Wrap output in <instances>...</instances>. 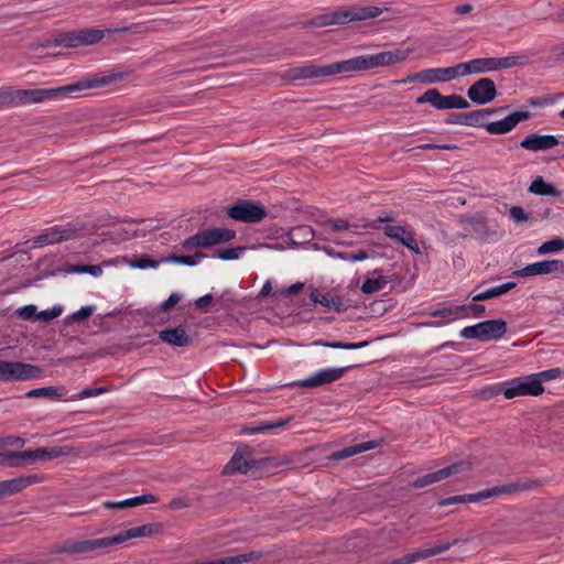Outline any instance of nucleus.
I'll return each instance as SVG.
<instances>
[{"label":"nucleus","instance_id":"1","mask_svg":"<svg viewBox=\"0 0 564 564\" xmlns=\"http://www.w3.org/2000/svg\"><path fill=\"white\" fill-rule=\"evenodd\" d=\"M412 48H395L393 51L379 52L377 54H367L351 57L326 65L310 63L295 67L291 70L293 79H314L318 77H328L338 74L357 73L369 70L381 66L394 65L408 58Z\"/></svg>","mask_w":564,"mask_h":564},{"label":"nucleus","instance_id":"2","mask_svg":"<svg viewBox=\"0 0 564 564\" xmlns=\"http://www.w3.org/2000/svg\"><path fill=\"white\" fill-rule=\"evenodd\" d=\"M70 93V85L57 88H34L17 89L14 87L0 88V109L36 104L47 99H55L61 96L67 97Z\"/></svg>","mask_w":564,"mask_h":564},{"label":"nucleus","instance_id":"3","mask_svg":"<svg viewBox=\"0 0 564 564\" xmlns=\"http://www.w3.org/2000/svg\"><path fill=\"white\" fill-rule=\"evenodd\" d=\"M382 13V9L375 6L368 7H350L345 10H338L333 13L317 17L313 21L315 26H326L333 24H345L352 21H365L378 18Z\"/></svg>","mask_w":564,"mask_h":564},{"label":"nucleus","instance_id":"4","mask_svg":"<svg viewBox=\"0 0 564 564\" xmlns=\"http://www.w3.org/2000/svg\"><path fill=\"white\" fill-rule=\"evenodd\" d=\"M151 531V527L145 524L131 528L112 536L98 538L73 543V553H85L97 549H107L116 544H121L133 538L145 536L150 534Z\"/></svg>","mask_w":564,"mask_h":564},{"label":"nucleus","instance_id":"5","mask_svg":"<svg viewBox=\"0 0 564 564\" xmlns=\"http://www.w3.org/2000/svg\"><path fill=\"white\" fill-rule=\"evenodd\" d=\"M64 449H68V447H52L50 449L39 447L35 449L22 452L0 453V466L18 467L28 463L47 460L59 455L66 454L67 452H65Z\"/></svg>","mask_w":564,"mask_h":564},{"label":"nucleus","instance_id":"6","mask_svg":"<svg viewBox=\"0 0 564 564\" xmlns=\"http://www.w3.org/2000/svg\"><path fill=\"white\" fill-rule=\"evenodd\" d=\"M236 237V231L227 228H208L186 238L182 247L185 250L194 248H209L216 245L228 242Z\"/></svg>","mask_w":564,"mask_h":564},{"label":"nucleus","instance_id":"7","mask_svg":"<svg viewBox=\"0 0 564 564\" xmlns=\"http://www.w3.org/2000/svg\"><path fill=\"white\" fill-rule=\"evenodd\" d=\"M458 77H462L459 63L451 67H436L426 68L414 74L408 75L405 78L400 80L402 84L421 83L425 85H432L437 83L452 82Z\"/></svg>","mask_w":564,"mask_h":564},{"label":"nucleus","instance_id":"8","mask_svg":"<svg viewBox=\"0 0 564 564\" xmlns=\"http://www.w3.org/2000/svg\"><path fill=\"white\" fill-rule=\"evenodd\" d=\"M501 391L506 399H513L520 395L538 397L544 392V387L533 373L503 382Z\"/></svg>","mask_w":564,"mask_h":564},{"label":"nucleus","instance_id":"9","mask_svg":"<svg viewBox=\"0 0 564 564\" xmlns=\"http://www.w3.org/2000/svg\"><path fill=\"white\" fill-rule=\"evenodd\" d=\"M41 367L21 362L0 360V381H25L42 376Z\"/></svg>","mask_w":564,"mask_h":564},{"label":"nucleus","instance_id":"10","mask_svg":"<svg viewBox=\"0 0 564 564\" xmlns=\"http://www.w3.org/2000/svg\"><path fill=\"white\" fill-rule=\"evenodd\" d=\"M416 104H431L438 110L446 109H465L469 107V102L459 95H442L436 88L426 90L423 95L416 98Z\"/></svg>","mask_w":564,"mask_h":564},{"label":"nucleus","instance_id":"11","mask_svg":"<svg viewBox=\"0 0 564 564\" xmlns=\"http://www.w3.org/2000/svg\"><path fill=\"white\" fill-rule=\"evenodd\" d=\"M348 369H350V366L323 368L310 375L307 378L294 381L292 384L305 389L318 388L339 380Z\"/></svg>","mask_w":564,"mask_h":564},{"label":"nucleus","instance_id":"12","mask_svg":"<svg viewBox=\"0 0 564 564\" xmlns=\"http://www.w3.org/2000/svg\"><path fill=\"white\" fill-rule=\"evenodd\" d=\"M227 215L243 223H259L267 216L265 208L251 200H242L227 209Z\"/></svg>","mask_w":564,"mask_h":564},{"label":"nucleus","instance_id":"13","mask_svg":"<svg viewBox=\"0 0 564 564\" xmlns=\"http://www.w3.org/2000/svg\"><path fill=\"white\" fill-rule=\"evenodd\" d=\"M518 487L516 485H503L496 486L489 489H484L475 494H466L459 496L448 497L443 499L440 505L441 506H449L454 503H464V502H479L491 497L500 496L503 494H511L516 491Z\"/></svg>","mask_w":564,"mask_h":564},{"label":"nucleus","instance_id":"14","mask_svg":"<svg viewBox=\"0 0 564 564\" xmlns=\"http://www.w3.org/2000/svg\"><path fill=\"white\" fill-rule=\"evenodd\" d=\"M469 469H470V464L468 462H458L456 464L444 467L436 471L417 477L415 480H413L411 486L415 489L424 488V487H427L435 482H440L449 476H454V475H458V474L468 471Z\"/></svg>","mask_w":564,"mask_h":564},{"label":"nucleus","instance_id":"15","mask_svg":"<svg viewBox=\"0 0 564 564\" xmlns=\"http://www.w3.org/2000/svg\"><path fill=\"white\" fill-rule=\"evenodd\" d=\"M468 98L477 105H487L497 96V87L491 78L482 77L469 86Z\"/></svg>","mask_w":564,"mask_h":564},{"label":"nucleus","instance_id":"16","mask_svg":"<svg viewBox=\"0 0 564 564\" xmlns=\"http://www.w3.org/2000/svg\"><path fill=\"white\" fill-rule=\"evenodd\" d=\"M458 540H453L451 542L438 543L432 547L420 549L410 553L402 555L399 558L392 560L389 564H413L419 561L429 558L431 556H435L442 554L449 550L453 545L457 544Z\"/></svg>","mask_w":564,"mask_h":564},{"label":"nucleus","instance_id":"17","mask_svg":"<svg viewBox=\"0 0 564 564\" xmlns=\"http://www.w3.org/2000/svg\"><path fill=\"white\" fill-rule=\"evenodd\" d=\"M531 113L528 110L513 111L506 118L488 122L485 129L490 134H506L512 131L520 122L530 119Z\"/></svg>","mask_w":564,"mask_h":564},{"label":"nucleus","instance_id":"18","mask_svg":"<svg viewBox=\"0 0 564 564\" xmlns=\"http://www.w3.org/2000/svg\"><path fill=\"white\" fill-rule=\"evenodd\" d=\"M557 271L564 272V261L553 259L530 263L522 269L516 270L513 274L520 278H529L534 275L549 274Z\"/></svg>","mask_w":564,"mask_h":564},{"label":"nucleus","instance_id":"19","mask_svg":"<svg viewBox=\"0 0 564 564\" xmlns=\"http://www.w3.org/2000/svg\"><path fill=\"white\" fill-rule=\"evenodd\" d=\"M120 78H121L120 74H110V75L87 74L82 79L73 83V93L104 88V87L109 86L112 83H116Z\"/></svg>","mask_w":564,"mask_h":564},{"label":"nucleus","instance_id":"20","mask_svg":"<svg viewBox=\"0 0 564 564\" xmlns=\"http://www.w3.org/2000/svg\"><path fill=\"white\" fill-rule=\"evenodd\" d=\"M558 143L560 141L555 135L530 133L520 142V147L528 151L539 152L549 151L557 147Z\"/></svg>","mask_w":564,"mask_h":564},{"label":"nucleus","instance_id":"21","mask_svg":"<svg viewBox=\"0 0 564 564\" xmlns=\"http://www.w3.org/2000/svg\"><path fill=\"white\" fill-rule=\"evenodd\" d=\"M462 77L470 74H482L498 70L497 57H480L459 63Z\"/></svg>","mask_w":564,"mask_h":564},{"label":"nucleus","instance_id":"22","mask_svg":"<svg viewBox=\"0 0 564 564\" xmlns=\"http://www.w3.org/2000/svg\"><path fill=\"white\" fill-rule=\"evenodd\" d=\"M39 481L37 475L19 476L15 478L0 481V498L10 497L15 495L32 484Z\"/></svg>","mask_w":564,"mask_h":564},{"label":"nucleus","instance_id":"23","mask_svg":"<svg viewBox=\"0 0 564 564\" xmlns=\"http://www.w3.org/2000/svg\"><path fill=\"white\" fill-rule=\"evenodd\" d=\"M159 338L174 347H186L191 344L192 338L187 333L184 325H178L173 328H165L159 332Z\"/></svg>","mask_w":564,"mask_h":564},{"label":"nucleus","instance_id":"24","mask_svg":"<svg viewBox=\"0 0 564 564\" xmlns=\"http://www.w3.org/2000/svg\"><path fill=\"white\" fill-rule=\"evenodd\" d=\"M481 341H490L502 338L507 330V323L503 319H489L479 323Z\"/></svg>","mask_w":564,"mask_h":564},{"label":"nucleus","instance_id":"25","mask_svg":"<svg viewBox=\"0 0 564 564\" xmlns=\"http://www.w3.org/2000/svg\"><path fill=\"white\" fill-rule=\"evenodd\" d=\"M70 237L69 229H59L57 226L47 228L41 235L34 237L31 241L34 247H42L45 245L57 243L62 240H67Z\"/></svg>","mask_w":564,"mask_h":564},{"label":"nucleus","instance_id":"26","mask_svg":"<svg viewBox=\"0 0 564 564\" xmlns=\"http://www.w3.org/2000/svg\"><path fill=\"white\" fill-rule=\"evenodd\" d=\"M106 30L88 28L73 31V48L82 45H94L105 36Z\"/></svg>","mask_w":564,"mask_h":564},{"label":"nucleus","instance_id":"27","mask_svg":"<svg viewBox=\"0 0 564 564\" xmlns=\"http://www.w3.org/2000/svg\"><path fill=\"white\" fill-rule=\"evenodd\" d=\"M529 192L540 196L560 197L562 192L552 183L546 182L542 176L533 178Z\"/></svg>","mask_w":564,"mask_h":564},{"label":"nucleus","instance_id":"28","mask_svg":"<svg viewBox=\"0 0 564 564\" xmlns=\"http://www.w3.org/2000/svg\"><path fill=\"white\" fill-rule=\"evenodd\" d=\"M517 286L516 282H507L500 285L492 286L473 296L474 302H481L499 297L507 294Z\"/></svg>","mask_w":564,"mask_h":564},{"label":"nucleus","instance_id":"29","mask_svg":"<svg viewBox=\"0 0 564 564\" xmlns=\"http://www.w3.org/2000/svg\"><path fill=\"white\" fill-rule=\"evenodd\" d=\"M376 445L377 444L375 441H369V442H364L360 444L347 446L345 448L334 452L330 457L335 460H341V459L351 457L354 455H357L359 453L372 449L376 447Z\"/></svg>","mask_w":564,"mask_h":564},{"label":"nucleus","instance_id":"30","mask_svg":"<svg viewBox=\"0 0 564 564\" xmlns=\"http://www.w3.org/2000/svg\"><path fill=\"white\" fill-rule=\"evenodd\" d=\"M311 300L314 303L321 304L326 308L334 310L338 312L341 306V300L337 296H333L329 293H323L317 290H314L311 293Z\"/></svg>","mask_w":564,"mask_h":564},{"label":"nucleus","instance_id":"31","mask_svg":"<svg viewBox=\"0 0 564 564\" xmlns=\"http://www.w3.org/2000/svg\"><path fill=\"white\" fill-rule=\"evenodd\" d=\"M252 465L250 462L247 460V458L240 454L239 452H236L229 463L225 466L224 473L225 474H232L235 471L247 474Z\"/></svg>","mask_w":564,"mask_h":564},{"label":"nucleus","instance_id":"32","mask_svg":"<svg viewBox=\"0 0 564 564\" xmlns=\"http://www.w3.org/2000/svg\"><path fill=\"white\" fill-rule=\"evenodd\" d=\"M432 316L446 318L448 321H453L456 318H464V317L468 316L467 306L466 305H456V306L443 307V308L435 311L432 314Z\"/></svg>","mask_w":564,"mask_h":564},{"label":"nucleus","instance_id":"33","mask_svg":"<svg viewBox=\"0 0 564 564\" xmlns=\"http://www.w3.org/2000/svg\"><path fill=\"white\" fill-rule=\"evenodd\" d=\"M529 63L527 55H510L503 57H497L498 70L512 68L517 66H523Z\"/></svg>","mask_w":564,"mask_h":564},{"label":"nucleus","instance_id":"34","mask_svg":"<svg viewBox=\"0 0 564 564\" xmlns=\"http://www.w3.org/2000/svg\"><path fill=\"white\" fill-rule=\"evenodd\" d=\"M388 283L387 278L384 276H377V278H369L364 281L361 285V292L365 294H373L376 292H379L386 288Z\"/></svg>","mask_w":564,"mask_h":564},{"label":"nucleus","instance_id":"35","mask_svg":"<svg viewBox=\"0 0 564 564\" xmlns=\"http://www.w3.org/2000/svg\"><path fill=\"white\" fill-rule=\"evenodd\" d=\"M314 345L324 346L329 348L337 349H346V350H355L364 348L368 345V341H359V343H345V341H324L322 339L315 340Z\"/></svg>","mask_w":564,"mask_h":564},{"label":"nucleus","instance_id":"36","mask_svg":"<svg viewBox=\"0 0 564 564\" xmlns=\"http://www.w3.org/2000/svg\"><path fill=\"white\" fill-rule=\"evenodd\" d=\"M410 229L411 226H409L408 224L386 225L384 227H382V231L387 237L394 239L399 242H401L402 238L408 234Z\"/></svg>","mask_w":564,"mask_h":564},{"label":"nucleus","instance_id":"37","mask_svg":"<svg viewBox=\"0 0 564 564\" xmlns=\"http://www.w3.org/2000/svg\"><path fill=\"white\" fill-rule=\"evenodd\" d=\"M205 258V254L203 252H195L193 256H177L172 254L167 258L169 262L176 263V264H184V265H196L198 264L203 259Z\"/></svg>","mask_w":564,"mask_h":564},{"label":"nucleus","instance_id":"38","mask_svg":"<svg viewBox=\"0 0 564 564\" xmlns=\"http://www.w3.org/2000/svg\"><path fill=\"white\" fill-rule=\"evenodd\" d=\"M564 249V239L554 238L545 241L538 248V254L543 256L546 253L558 252Z\"/></svg>","mask_w":564,"mask_h":564},{"label":"nucleus","instance_id":"39","mask_svg":"<svg viewBox=\"0 0 564 564\" xmlns=\"http://www.w3.org/2000/svg\"><path fill=\"white\" fill-rule=\"evenodd\" d=\"M485 112L486 111H480V109L470 111V112H466L465 126L475 127V128H485V126L487 124L485 122Z\"/></svg>","mask_w":564,"mask_h":564},{"label":"nucleus","instance_id":"40","mask_svg":"<svg viewBox=\"0 0 564 564\" xmlns=\"http://www.w3.org/2000/svg\"><path fill=\"white\" fill-rule=\"evenodd\" d=\"M73 273H88L95 278H98L102 274V268L98 264H73Z\"/></svg>","mask_w":564,"mask_h":564},{"label":"nucleus","instance_id":"41","mask_svg":"<svg viewBox=\"0 0 564 564\" xmlns=\"http://www.w3.org/2000/svg\"><path fill=\"white\" fill-rule=\"evenodd\" d=\"M58 395H59V393H58L57 389L54 387L36 388V389H32L25 393L26 398H40V397L54 398V397H58Z\"/></svg>","mask_w":564,"mask_h":564},{"label":"nucleus","instance_id":"42","mask_svg":"<svg viewBox=\"0 0 564 564\" xmlns=\"http://www.w3.org/2000/svg\"><path fill=\"white\" fill-rule=\"evenodd\" d=\"M127 508L138 507L144 503H153L158 501V497L154 495H141L132 498L124 499Z\"/></svg>","mask_w":564,"mask_h":564},{"label":"nucleus","instance_id":"43","mask_svg":"<svg viewBox=\"0 0 564 564\" xmlns=\"http://www.w3.org/2000/svg\"><path fill=\"white\" fill-rule=\"evenodd\" d=\"M563 371L560 368H552L549 370H544L538 373H534V377L542 384L543 382L552 381L555 379L562 378Z\"/></svg>","mask_w":564,"mask_h":564},{"label":"nucleus","instance_id":"44","mask_svg":"<svg viewBox=\"0 0 564 564\" xmlns=\"http://www.w3.org/2000/svg\"><path fill=\"white\" fill-rule=\"evenodd\" d=\"M400 243H402L404 247H406L408 249H410L411 251H413L416 254L421 253L420 245H419L417 240L415 239V231L412 228L402 238Z\"/></svg>","mask_w":564,"mask_h":564},{"label":"nucleus","instance_id":"45","mask_svg":"<svg viewBox=\"0 0 564 564\" xmlns=\"http://www.w3.org/2000/svg\"><path fill=\"white\" fill-rule=\"evenodd\" d=\"M63 312V308L61 306H54L52 308L43 310L40 313L36 314L35 319L42 321V322H48L56 317H58Z\"/></svg>","mask_w":564,"mask_h":564},{"label":"nucleus","instance_id":"46","mask_svg":"<svg viewBox=\"0 0 564 564\" xmlns=\"http://www.w3.org/2000/svg\"><path fill=\"white\" fill-rule=\"evenodd\" d=\"M509 216L510 218L516 223H525L530 220V214H528L522 207L520 206H512L509 209Z\"/></svg>","mask_w":564,"mask_h":564},{"label":"nucleus","instance_id":"47","mask_svg":"<svg viewBox=\"0 0 564 564\" xmlns=\"http://www.w3.org/2000/svg\"><path fill=\"white\" fill-rule=\"evenodd\" d=\"M96 311V305L83 306L77 312L73 313V323H80L86 318L90 317Z\"/></svg>","mask_w":564,"mask_h":564},{"label":"nucleus","instance_id":"48","mask_svg":"<svg viewBox=\"0 0 564 564\" xmlns=\"http://www.w3.org/2000/svg\"><path fill=\"white\" fill-rule=\"evenodd\" d=\"M460 337L466 339H478L481 341L479 323L471 326H466L460 330Z\"/></svg>","mask_w":564,"mask_h":564},{"label":"nucleus","instance_id":"49","mask_svg":"<svg viewBox=\"0 0 564 564\" xmlns=\"http://www.w3.org/2000/svg\"><path fill=\"white\" fill-rule=\"evenodd\" d=\"M37 307L33 304L25 305L23 307H20L17 311V315L25 321H30L32 318L35 319Z\"/></svg>","mask_w":564,"mask_h":564},{"label":"nucleus","instance_id":"50","mask_svg":"<svg viewBox=\"0 0 564 564\" xmlns=\"http://www.w3.org/2000/svg\"><path fill=\"white\" fill-rule=\"evenodd\" d=\"M243 251V248H227L218 252L217 257L223 260H235L238 259Z\"/></svg>","mask_w":564,"mask_h":564},{"label":"nucleus","instance_id":"51","mask_svg":"<svg viewBox=\"0 0 564 564\" xmlns=\"http://www.w3.org/2000/svg\"><path fill=\"white\" fill-rule=\"evenodd\" d=\"M133 265L139 269H155L159 267V261L150 258L149 256H142L134 262Z\"/></svg>","mask_w":564,"mask_h":564},{"label":"nucleus","instance_id":"52","mask_svg":"<svg viewBox=\"0 0 564 564\" xmlns=\"http://www.w3.org/2000/svg\"><path fill=\"white\" fill-rule=\"evenodd\" d=\"M293 237H301L305 240H311L314 237L313 230L310 226L302 225L292 230Z\"/></svg>","mask_w":564,"mask_h":564},{"label":"nucleus","instance_id":"53","mask_svg":"<svg viewBox=\"0 0 564 564\" xmlns=\"http://www.w3.org/2000/svg\"><path fill=\"white\" fill-rule=\"evenodd\" d=\"M394 219H395V217H394L393 213L382 212V213H380L378 218L369 225V227H371L372 229H380V226H379L380 223H391Z\"/></svg>","mask_w":564,"mask_h":564},{"label":"nucleus","instance_id":"54","mask_svg":"<svg viewBox=\"0 0 564 564\" xmlns=\"http://www.w3.org/2000/svg\"><path fill=\"white\" fill-rule=\"evenodd\" d=\"M108 390L105 387L86 388V389H83L80 392H78L77 397H78V399H85V398H90V397L99 395V394L105 393Z\"/></svg>","mask_w":564,"mask_h":564},{"label":"nucleus","instance_id":"55","mask_svg":"<svg viewBox=\"0 0 564 564\" xmlns=\"http://www.w3.org/2000/svg\"><path fill=\"white\" fill-rule=\"evenodd\" d=\"M181 295L177 294V293H172L169 299L166 301H164L162 304H161V308L163 311H169L171 310L173 306H175L180 301H181Z\"/></svg>","mask_w":564,"mask_h":564},{"label":"nucleus","instance_id":"56","mask_svg":"<svg viewBox=\"0 0 564 564\" xmlns=\"http://www.w3.org/2000/svg\"><path fill=\"white\" fill-rule=\"evenodd\" d=\"M447 123L452 124H463L466 123V112H454L451 113L446 120Z\"/></svg>","mask_w":564,"mask_h":564},{"label":"nucleus","instance_id":"57","mask_svg":"<svg viewBox=\"0 0 564 564\" xmlns=\"http://www.w3.org/2000/svg\"><path fill=\"white\" fill-rule=\"evenodd\" d=\"M457 147L454 144H434V143H424L420 144L417 149L421 150H431V149H437V150H454Z\"/></svg>","mask_w":564,"mask_h":564},{"label":"nucleus","instance_id":"58","mask_svg":"<svg viewBox=\"0 0 564 564\" xmlns=\"http://www.w3.org/2000/svg\"><path fill=\"white\" fill-rule=\"evenodd\" d=\"M170 509L178 510L188 507V500L186 498L180 497L174 498L169 503Z\"/></svg>","mask_w":564,"mask_h":564},{"label":"nucleus","instance_id":"59","mask_svg":"<svg viewBox=\"0 0 564 564\" xmlns=\"http://www.w3.org/2000/svg\"><path fill=\"white\" fill-rule=\"evenodd\" d=\"M330 227L334 231L347 230L350 228V225L345 219H334L330 221Z\"/></svg>","mask_w":564,"mask_h":564},{"label":"nucleus","instance_id":"60","mask_svg":"<svg viewBox=\"0 0 564 564\" xmlns=\"http://www.w3.org/2000/svg\"><path fill=\"white\" fill-rule=\"evenodd\" d=\"M213 302V295L212 294H205L204 296L198 297L195 301V306L200 310H205L210 303Z\"/></svg>","mask_w":564,"mask_h":564},{"label":"nucleus","instance_id":"61","mask_svg":"<svg viewBox=\"0 0 564 564\" xmlns=\"http://www.w3.org/2000/svg\"><path fill=\"white\" fill-rule=\"evenodd\" d=\"M368 258V253L365 250H357L356 252L349 253L344 259L350 260L352 262L362 261Z\"/></svg>","mask_w":564,"mask_h":564},{"label":"nucleus","instance_id":"62","mask_svg":"<svg viewBox=\"0 0 564 564\" xmlns=\"http://www.w3.org/2000/svg\"><path fill=\"white\" fill-rule=\"evenodd\" d=\"M466 306H467V312L471 311L473 315L475 317H480L486 311V307L482 304L473 303V304L466 305Z\"/></svg>","mask_w":564,"mask_h":564},{"label":"nucleus","instance_id":"63","mask_svg":"<svg viewBox=\"0 0 564 564\" xmlns=\"http://www.w3.org/2000/svg\"><path fill=\"white\" fill-rule=\"evenodd\" d=\"M124 503H126V500L106 501V502H104V506L107 509H127V506Z\"/></svg>","mask_w":564,"mask_h":564},{"label":"nucleus","instance_id":"64","mask_svg":"<svg viewBox=\"0 0 564 564\" xmlns=\"http://www.w3.org/2000/svg\"><path fill=\"white\" fill-rule=\"evenodd\" d=\"M285 423L283 421H278V422L272 423L270 425L251 429L249 433L250 434H254V433H258V432H261V431H264V430H271V429H274V427H278V426H282Z\"/></svg>","mask_w":564,"mask_h":564}]
</instances>
